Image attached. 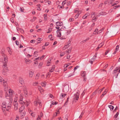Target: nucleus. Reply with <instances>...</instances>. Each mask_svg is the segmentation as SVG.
Segmentation results:
<instances>
[{
  "instance_id": "1",
  "label": "nucleus",
  "mask_w": 120,
  "mask_h": 120,
  "mask_svg": "<svg viewBox=\"0 0 120 120\" xmlns=\"http://www.w3.org/2000/svg\"><path fill=\"white\" fill-rule=\"evenodd\" d=\"M62 37L60 39L61 40L64 39H66V37L68 34H69L71 31L70 30H62Z\"/></svg>"
},
{
  "instance_id": "2",
  "label": "nucleus",
  "mask_w": 120,
  "mask_h": 120,
  "mask_svg": "<svg viewBox=\"0 0 120 120\" xmlns=\"http://www.w3.org/2000/svg\"><path fill=\"white\" fill-rule=\"evenodd\" d=\"M2 72L3 75L5 76H7L9 74V70L6 68L3 69Z\"/></svg>"
},
{
  "instance_id": "3",
  "label": "nucleus",
  "mask_w": 120,
  "mask_h": 120,
  "mask_svg": "<svg viewBox=\"0 0 120 120\" xmlns=\"http://www.w3.org/2000/svg\"><path fill=\"white\" fill-rule=\"evenodd\" d=\"M8 57H7L4 56V64L3 67V69L5 68L6 67V64L8 61Z\"/></svg>"
},
{
  "instance_id": "4",
  "label": "nucleus",
  "mask_w": 120,
  "mask_h": 120,
  "mask_svg": "<svg viewBox=\"0 0 120 120\" xmlns=\"http://www.w3.org/2000/svg\"><path fill=\"white\" fill-rule=\"evenodd\" d=\"M6 103L7 105L6 110L8 111L9 109H10L11 107V101L8 100L6 101Z\"/></svg>"
},
{
  "instance_id": "5",
  "label": "nucleus",
  "mask_w": 120,
  "mask_h": 120,
  "mask_svg": "<svg viewBox=\"0 0 120 120\" xmlns=\"http://www.w3.org/2000/svg\"><path fill=\"white\" fill-rule=\"evenodd\" d=\"M79 94L78 92L75 94L73 97L74 100L77 101L79 99Z\"/></svg>"
},
{
  "instance_id": "6",
  "label": "nucleus",
  "mask_w": 120,
  "mask_h": 120,
  "mask_svg": "<svg viewBox=\"0 0 120 120\" xmlns=\"http://www.w3.org/2000/svg\"><path fill=\"white\" fill-rule=\"evenodd\" d=\"M6 102H3L2 104V109L3 111L4 112V111H5V110H6V107H7L6 105Z\"/></svg>"
},
{
  "instance_id": "7",
  "label": "nucleus",
  "mask_w": 120,
  "mask_h": 120,
  "mask_svg": "<svg viewBox=\"0 0 120 120\" xmlns=\"http://www.w3.org/2000/svg\"><path fill=\"white\" fill-rule=\"evenodd\" d=\"M3 85L4 86L5 90L7 91L8 90V88L7 86V83L5 81L3 82Z\"/></svg>"
},
{
  "instance_id": "8",
  "label": "nucleus",
  "mask_w": 120,
  "mask_h": 120,
  "mask_svg": "<svg viewBox=\"0 0 120 120\" xmlns=\"http://www.w3.org/2000/svg\"><path fill=\"white\" fill-rule=\"evenodd\" d=\"M97 57V55L96 54H95V55L93 56V57L90 60V62L91 64H93V61L95 60V59Z\"/></svg>"
},
{
  "instance_id": "9",
  "label": "nucleus",
  "mask_w": 120,
  "mask_h": 120,
  "mask_svg": "<svg viewBox=\"0 0 120 120\" xmlns=\"http://www.w3.org/2000/svg\"><path fill=\"white\" fill-rule=\"evenodd\" d=\"M95 12H92L91 14V17L92 18V20H96V17H95Z\"/></svg>"
},
{
  "instance_id": "10",
  "label": "nucleus",
  "mask_w": 120,
  "mask_h": 120,
  "mask_svg": "<svg viewBox=\"0 0 120 120\" xmlns=\"http://www.w3.org/2000/svg\"><path fill=\"white\" fill-rule=\"evenodd\" d=\"M60 31H61V29H60L59 30H57L56 31L57 35V37H61V33L60 32Z\"/></svg>"
},
{
  "instance_id": "11",
  "label": "nucleus",
  "mask_w": 120,
  "mask_h": 120,
  "mask_svg": "<svg viewBox=\"0 0 120 120\" xmlns=\"http://www.w3.org/2000/svg\"><path fill=\"white\" fill-rule=\"evenodd\" d=\"M69 89V86H65L64 87L63 90L64 92L66 93L68 92Z\"/></svg>"
},
{
  "instance_id": "12",
  "label": "nucleus",
  "mask_w": 120,
  "mask_h": 120,
  "mask_svg": "<svg viewBox=\"0 0 120 120\" xmlns=\"http://www.w3.org/2000/svg\"><path fill=\"white\" fill-rule=\"evenodd\" d=\"M18 100H19L18 95L17 94H16L15 95V98L14 101L15 102H16Z\"/></svg>"
},
{
  "instance_id": "13",
  "label": "nucleus",
  "mask_w": 120,
  "mask_h": 120,
  "mask_svg": "<svg viewBox=\"0 0 120 120\" xmlns=\"http://www.w3.org/2000/svg\"><path fill=\"white\" fill-rule=\"evenodd\" d=\"M79 67V66H76L75 67L74 69V71L73 72V73H72L71 74H70L69 75L70 76H71L73 75H74V73L75 72V71Z\"/></svg>"
},
{
  "instance_id": "14",
  "label": "nucleus",
  "mask_w": 120,
  "mask_h": 120,
  "mask_svg": "<svg viewBox=\"0 0 120 120\" xmlns=\"http://www.w3.org/2000/svg\"><path fill=\"white\" fill-rule=\"evenodd\" d=\"M81 76L83 77H85L86 75V72L85 71H82L81 72Z\"/></svg>"
},
{
  "instance_id": "15",
  "label": "nucleus",
  "mask_w": 120,
  "mask_h": 120,
  "mask_svg": "<svg viewBox=\"0 0 120 120\" xmlns=\"http://www.w3.org/2000/svg\"><path fill=\"white\" fill-rule=\"evenodd\" d=\"M30 102V101L29 100H26V102H24L26 106H28Z\"/></svg>"
},
{
  "instance_id": "16",
  "label": "nucleus",
  "mask_w": 120,
  "mask_h": 120,
  "mask_svg": "<svg viewBox=\"0 0 120 120\" xmlns=\"http://www.w3.org/2000/svg\"><path fill=\"white\" fill-rule=\"evenodd\" d=\"M41 102L39 101H35L34 102V105L36 106H37L38 104L41 105Z\"/></svg>"
},
{
  "instance_id": "17",
  "label": "nucleus",
  "mask_w": 120,
  "mask_h": 120,
  "mask_svg": "<svg viewBox=\"0 0 120 120\" xmlns=\"http://www.w3.org/2000/svg\"><path fill=\"white\" fill-rule=\"evenodd\" d=\"M29 77L30 78H32L34 72L30 70L29 72Z\"/></svg>"
},
{
  "instance_id": "18",
  "label": "nucleus",
  "mask_w": 120,
  "mask_h": 120,
  "mask_svg": "<svg viewBox=\"0 0 120 120\" xmlns=\"http://www.w3.org/2000/svg\"><path fill=\"white\" fill-rule=\"evenodd\" d=\"M14 109L15 110L17 109L18 108V104L16 102H15L14 103Z\"/></svg>"
},
{
  "instance_id": "19",
  "label": "nucleus",
  "mask_w": 120,
  "mask_h": 120,
  "mask_svg": "<svg viewBox=\"0 0 120 120\" xmlns=\"http://www.w3.org/2000/svg\"><path fill=\"white\" fill-rule=\"evenodd\" d=\"M56 24L57 26H61L63 25L62 22H56Z\"/></svg>"
},
{
  "instance_id": "20",
  "label": "nucleus",
  "mask_w": 120,
  "mask_h": 120,
  "mask_svg": "<svg viewBox=\"0 0 120 120\" xmlns=\"http://www.w3.org/2000/svg\"><path fill=\"white\" fill-rule=\"evenodd\" d=\"M24 60L25 62H26V63L27 64H29L31 62V61L28 59L25 58Z\"/></svg>"
},
{
  "instance_id": "21",
  "label": "nucleus",
  "mask_w": 120,
  "mask_h": 120,
  "mask_svg": "<svg viewBox=\"0 0 120 120\" xmlns=\"http://www.w3.org/2000/svg\"><path fill=\"white\" fill-rule=\"evenodd\" d=\"M7 49L8 50V52L9 53L10 55H11L12 54V49H11L9 47H8L7 48Z\"/></svg>"
},
{
  "instance_id": "22",
  "label": "nucleus",
  "mask_w": 120,
  "mask_h": 120,
  "mask_svg": "<svg viewBox=\"0 0 120 120\" xmlns=\"http://www.w3.org/2000/svg\"><path fill=\"white\" fill-rule=\"evenodd\" d=\"M38 88L39 90L40 91V92L42 93V92H44V90L41 88V87L40 86H38Z\"/></svg>"
},
{
  "instance_id": "23",
  "label": "nucleus",
  "mask_w": 120,
  "mask_h": 120,
  "mask_svg": "<svg viewBox=\"0 0 120 120\" xmlns=\"http://www.w3.org/2000/svg\"><path fill=\"white\" fill-rule=\"evenodd\" d=\"M19 83L21 84H22L24 82V80L23 79L21 78H20L19 79Z\"/></svg>"
},
{
  "instance_id": "24",
  "label": "nucleus",
  "mask_w": 120,
  "mask_h": 120,
  "mask_svg": "<svg viewBox=\"0 0 120 120\" xmlns=\"http://www.w3.org/2000/svg\"><path fill=\"white\" fill-rule=\"evenodd\" d=\"M25 108V106L24 105L22 106L19 109V112H21Z\"/></svg>"
},
{
  "instance_id": "25",
  "label": "nucleus",
  "mask_w": 120,
  "mask_h": 120,
  "mask_svg": "<svg viewBox=\"0 0 120 120\" xmlns=\"http://www.w3.org/2000/svg\"><path fill=\"white\" fill-rule=\"evenodd\" d=\"M55 68V66L53 65L52 66V67L49 70V71L50 72H52L54 70V68Z\"/></svg>"
},
{
  "instance_id": "26",
  "label": "nucleus",
  "mask_w": 120,
  "mask_h": 120,
  "mask_svg": "<svg viewBox=\"0 0 120 120\" xmlns=\"http://www.w3.org/2000/svg\"><path fill=\"white\" fill-rule=\"evenodd\" d=\"M23 95L21 93L20 94L19 100H23Z\"/></svg>"
},
{
  "instance_id": "27",
  "label": "nucleus",
  "mask_w": 120,
  "mask_h": 120,
  "mask_svg": "<svg viewBox=\"0 0 120 120\" xmlns=\"http://www.w3.org/2000/svg\"><path fill=\"white\" fill-rule=\"evenodd\" d=\"M1 53L2 54V56L3 57V58H4V56H5V57H7L4 54V49H2V50L1 51Z\"/></svg>"
},
{
  "instance_id": "28",
  "label": "nucleus",
  "mask_w": 120,
  "mask_h": 120,
  "mask_svg": "<svg viewBox=\"0 0 120 120\" xmlns=\"http://www.w3.org/2000/svg\"><path fill=\"white\" fill-rule=\"evenodd\" d=\"M107 92V90H106V89L105 90V91L102 94L101 97V98H102L106 94Z\"/></svg>"
},
{
  "instance_id": "29",
  "label": "nucleus",
  "mask_w": 120,
  "mask_h": 120,
  "mask_svg": "<svg viewBox=\"0 0 120 120\" xmlns=\"http://www.w3.org/2000/svg\"><path fill=\"white\" fill-rule=\"evenodd\" d=\"M9 95L11 96L13 94V93H14V91L12 90H10L9 91Z\"/></svg>"
},
{
  "instance_id": "30",
  "label": "nucleus",
  "mask_w": 120,
  "mask_h": 120,
  "mask_svg": "<svg viewBox=\"0 0 120 120\" xmlns=\"http://www.w3.org/2000/svg\"><path fill=\"white\" fill-rule=\"evenodd\" d=\"M22 89L24 92L27 91V87L26 86H23Z\"/></svg>"
},
{
  "instance_id": "31",
  "label": "nucleus",
  "mask_w": 120,
  "mask_h": 120,
  "mask_svg": "<svg viewBox=\"0 0 120 120\" xmlns=\"http://www.w3.org/2000/svg\"><path fill=\"white\" fill-rule=\"evenodd\" d=\"M41 84L42 86L45 87L46 84V82H41Z\"/></svg>"
},
{
  "instance_id": "32",
  "label": "nucleus",
  "mask_w": 120,
  "mask_h": 120,
  "mask_svg": "<svg viewBox=\"0 0 120 120\" xmlns=\"http://www.w3.org/2000/svg\"><path fill=\"white\" fill-rule=\"evenodd\" d=\"M40 76V74L39 73H37L35 76V79L36 80H38L39 79Z\"/></svg>"
},
{
  "instance_id": "33",
  "label": "nucleus",
  "mask_w": 120,
  "mask_h": 120,
  "mask_svg": "<svg viewBox=\"0 0 120 120\" xmlns=\"http://www.w3.org/2000/svg\"><path fill=\"white\" fill-rule=\"evenodd\" d=\"M52 29L51 27L49 28L48 30V31L47 32V33H50L52 31Z\"/></svg>"
},
{
  "instance_id": "34",
  "label": "nucleus",
  "mask_w": 120,
  "mask_h": 120,
  "mask_svg": "<svg viewBox=\"0 0 120 120\" xmlns=\"http://www.w3.org/2000/svg\"><path fill=\"white\" fill-rule=\"evenodd\" d=\"M47 14H45L44 15V20L45 21H46L47 20Z\"/></svg>"
},
{
  "instance_id": "35",
  "label": "nucleus",
  "mask_w": 120,
  "mask_h": 120,
  "mask_svg": "<svg viewBox=\"0 0 120 120\" xmlns=\"http://www.w3.org/2000/svg\"><path fill=\"white\" fill-rule=\"evenodd\" d=\"M71 49L72 48L70 47L68 49V50L66 51V52L68 53H70L71 51Z\"/></svg>"
},
{
  "instance_id": "36",
  "label": "nucleus",
  "mask_w": 120,
  "mask_h": 120,
  "mask_svg": "<svg viewBox=\"0 0 120 120\" xmlns=\"http://www.w3.org/2000/svg\"><path fill=\"white\" fill-rule=\"evenodd\" d=\"M89 39H90V38H87L86 39H85L84 40L82 41L81 42V43H83L84 42H85L86 41L89 40Z\"/></svg>"
},
{
  "instance_id": "37",
  "label": "nucleus",
  "mask_w": 120,
  "mask_h": 120,
  "mask_svg": "<svg viewBox=\"0 0 120 120\" xmlns=\"http://www.w3.org/2000/svg\"><path fill=\"white\" fill-rule=\"evenodd\" d=\"M108 107L111 110H112L114 108V107L112 105H108Z\"/></svg>"
},
{
  "instance_id": "38",
  "label": "nucleus",
  "mask_w": 120,
  "mask_h": 120,
  "mask_svg": "<svg viewBox=\"0 0 120 120\" xmlns=\"http://www.w3.org/2000/svg\"><path fill=\"white\" fill-rule=\"evenodd\" d=\"M32 49V48L31 47H29V48H27L26 49H24V51H25V50H26L27 51H29L31 49Z\"/></svg>"
},
{
  "instance_id": "39",
  "label": "nucleus",
  "mask_w": 120,
  "mask_h": 120,
  "mask_svg": "<svg viewBox=\"0 0 120 120\" xmlns=\"http://www.w3.org/2000/svg\"><path fill=\"white\" fill-rule=\"evenodd\" d=\"M38 51H35L34 52V56L36 57L37 56L38 54Z\"/></svg>"
},
{
  "instance_id": "40",
  "label": "nucleus",
  "mask_w": 120,
  "mask_h": 120,
  "mask_svg": "<svg viewBox=\"0 0 120 120\" xmlns=\"http://www.w3.org/2000/svg\"><path fill=\"white\" fill-rule=\"evenodd\" d=\"M23 100H19V102L20 104H24V102L23 101Z\"/></svg>"
},
{
  "instance_id": "41",
  "label": "nucleus",
  "mask_w": 120,
  "mask_h": 120,
  "mask_svg": "<svg viewBox=\"0 0 120 120\" xmlns=\"http://www.w3.org/2000/svg\"><path fill=\"white\" fill-rule=\"evenodd\" d=\"M24 94L25 95V97H27L28 96V93L27 92V91L25 92H24Z\"/></svg>"
},
{
  "instance_id": "42",
  "label": "nucleus",
  "mask_w": 120,
  "mask_h": 120,
  "mask_svg": "<svg viewBox=\"0 0 120 120\" xmlns=\"http://www.w3.org/2000/svg\"><path fill=\"white\" fill-rule=\"evenodd\" d=\"M100 14L102 15H106L107 14V13L105 12H101L100 13Z\"/></svg>"
},
{
  "instance_id": "43",
  "label": "nucleus",
  "mask_w": 120,
  "mask_h": 120,
  "mask_svg": "<svg viewBox=\"0 0 120 120\" xmlns=\"http://www.w3.org/2000/svg\"><path fill=\"white\" fill-rule=\"evenodd\" d=\"M88 13H87V14H86L82 17V18L83 19H85L86 17H87V16H88Z\"/></svg>"
},
{
  "instance_id": "44",
  "label": "nucleus",
  "mask_w": 120,
  "mask_h": 120,
  "mask_svg": "<svg viewBox=\"0 0 120 120\" xmlns=\"http://www.w3.org/2000/svg\"><path fill=\"white\" fill-rule=\"evenodd\" d=\"M4 81L2 78L0 76V81L1 83L3 82Z\"/></svg>"
},
{
  "instance_id": "45",
  "label": "nucleus",
  "mask_w": 120,
  "mask_h": 120,
  "mask_svg": "<svg viewBox=\"0 0 120 120\" xmlns=\"http://www.w3.org/2000/svg\"><path fill=\"white\" fill-rule=\"evenodd\" d=\"M119 114V112H117L115 115L114 116V118H115L116 119L118 115Z\"/></svg>"
},
{
  "instance_id": "46",
  "label": "nucleus",
  "mask_w": 120,
  "mask_h": 120,
  "mask_svg": "<svg viewBox=\"0 0 120 120\" xmlns=\"http://www.w3.org/2000/svg\"><path fill=\"white\" fill-rule=\"evenodd\" d=\"M38 83V82H34L33 83V86H36L37 85Z\"/></svg>"
},
{
  "instance_id": "47",
  "label": "nucleus",
  "mask_w": 120,
  "mask_h": 120,
  "mask_svg": "<svg viewBox=\"0 0 120 120\" xmlns=\"http://www.w3.org/2000/svg\"><path fill=\"white\" fill-rule=\"evenodd\" d=\"M65 54L64 52H63L61 53L60 54V56H64Z\"/></svg>"
},
{
  "instance_id": "48",
  "label": "nucleus",
  "mask_w": 120,
  "mask_h": 120,
  "mask_svg": "<svg viewBox=\"0 0 120 120\" xmlns=\"http://www.w3.org/2000/svg\"><path fill=\"white\" fill-rule=\"evenodd\" d=\"M105 88V87H104L103 88H102L101 89L99 90L98 91V93H100Z\"/></svg>"
},
{
  "instance_id": "49",
  "label": "nucleus",
  "mask_w": 120,
  "mask_h": 120,
  "mask_svg": "<svg viewBox=\"0 0 120 120\" xmlns=\"http://www.w3.org/2000/svg\"><path fill=\"white\" fill-rule=\"evenodd\" d=\"M79 10L78 8H76L74 10V12L75 13H76L78 12V13H79V12L78 11Z\"/></svg>"
},
{
  "instance_id": "50",
  "label": "nucleus",
  "mask_w": 120,
  "mask_h": 120,
  "mask_svg": "<svg viewBox=\"0 0 120 120\" xmlns=\"http://www.w3.org/2000/svg\"><path fill=\"white\" fill-rule=\"evenodd\" d=\"M79 14H80L79 13H78L76 15H75V19H76L79 16Z\"/></svg>"
},
{
  "instance_id": "51",
  "label": "nucleus",
  "mask_w": 120,
  "mask_h": 120,
  "mask_svg": "<svg viewBox=\"0 0 120 120\" xmlns=\"http://www.w3.org/2000/svg\"><path fill=\"white\" fill-rule=\"evenodd\" d=\"M42 63H39V64L38 67L39 68H41V66H42Z\"/></svg>"
},
{
  "instance_id": "52",
  "label": "nucleus",
  "mask_w": 120,
  "mask_h": 120,
  "mask_svg": "<svg viewBox=\"0 0 120 120\" xmlns=\"http://www.w3.org/2000/svg\"><path fill=\"white\" fill-rule=\"evenodd\" d=\"M70 42H68L67 43V44L65 45H66V46H67V47H69L70 46Z\"/></svg>"
},
{
  "instance_id": "53",
  "label": "nucleus",
  "mask_w": 120,
  "mask_h": 120,
  "mask_svg": "<svg viewBox=\"0 0 120 120\" xmlns=\"http://www.w3.org/2000/svg\"><path fill=\"white\" fill-rule=\"evenodd\" d=\"M100 30H99L98 32H97V33H94L93 34H95L96 35L98 34L101 33V32H100Z\"/></svg>"
},
{
  "instance_id": "54",
  "label": "nucleus",
  "mask_w": 120,
  "mask_h": 120,
  "mask_svg": "<svg viewBox=\"0 0 120 120\" xmlns=\"http://www.w3.org/2000/svg\"><path fill=\"white\" fill-rule=\"evenodd\" d=\"M49 44V43L48 42H47L45 43L44 45L45 46H47Z\"/></svg>"
},
{
  "instance_id": "55",
  "label": "nucleus",
  "mask_w": 120,
  "mask_h": 120,
  "mask_svg": "<svg viewBox=\"0 0 120 120\" xmlns=\"http://www.w3.org/2000/svg\"><path fill=\"white\" fill-rule=\"evenodd\" d=\"M66 95V94H62V96L63 97H65Z\"/></svg>"
},
{
  "instance_id": "56",
  "label": "nucleus",
  "mask_w": 120,
  "mask_h": 120,
  "mask_svg": "<svg viewBox=\"0 0 120 120\" xmlns=\"http://www.w3.org/2000/svg\"><path fill=\"white\" fill-rule=\"evenodd\" d=\"M17 92L19 94H20L21 93V90H20L18 89Z\"/></svg>"
},
{
  "instance_id": "57",
  "label": "nucleus",
  "mask_w": 120,
  "mask_h": 120,
  "mask_svg": "<svg viewBox=\"0 0 120 120\" xmlns=\"http://www.w3.org/2000/svg\"><path fill=\"white\" fill-rule=\"evenodd\" d=\"M119 48V46L118 45L116 47V50L118 51V49Z\"/></svg>"
},
{
  "instance_id": "58",
  "label": "nucleus",
  "mask_w": 120,
  "mask_h": 120,
  "mask_svg": "<svg viewBox=\"0 0 120 120\" xmlns=\"http://www.w3.org/2000/svg\"><path fill=\"white\" fill-rule=\"evenodd\" d=\"M70 57V56L69 54H68L67 56V58L68 59H69Z\"/></svg>"
},
{
  "instance_id": "59",
  "label": "nucleus",
  "mask_w": 120,
  "mask_h": 120,
  "mask_svg": "<svg viewBox=\"0 0 120 120\" xmlns=\"http://www.w3.org/2000/svg\"><path fill=\"white\" fill-rule=\"evenodd\" d=\"M103 4V3H101L99 5V6L98 7L100 8H101L102 7V6Z\"/></svg>"
},
{
  "instance_id": "60",
  "label": "nucleus",
  "mask_w": 120,
  "mask_h": 120,
  "mask_svg": "<svg viewBox=\"0 0 120 120\" xmlns=\"http://www.w3.org/2000/svg\"><path fill=\"white\" fill-rule=\"evenodd\" d=\"M68 48L67 46H66V45H65L63 48V50H65L67 48Z\"/></svg>"
},
{
  "instance_id": "61",
  "label": "nucleus",
  "mask_w": 120,
  "mask_h": 120,
  "mask_svg": "<svg viewBox=\"0 0 120 120\" xmlns=\"http://www.w3.org/2000/svg\"><path fill=\"white\" fill-rule=\"evenodd\" d=\"M69 20L70 22H72L73 20V19L72 18H70Z\"/></svg>"
},
{
  "instance_id": "62",
  "label": "nucleus",
  "mask_w": 120,
  "mask_h": 120,
  "mask_svg": "<svg viewBox=\"0 0 120 120\" xmlns=\"http://www.w3.org/2000/svg\"><path fill=\"white\" fill-rule=\"evenodd\" d=\"M57 102H56L55 101L54 102H52V104L53 105H56L57 104Z\"/></svg>"
},
{
  "instance_id": "63",
  "label": "nucleus",
  "mask_w": 120,
  "mask_h": 120,
  "mask_svg": "<svg viewBox=\"0 0 120 120\" xmlns=\"http://www.w3.org/2000/svg\"><path fill=\"white\" fill-rule=\"evenodd\" d=\"M11 21L13 23L14 22V21L13 20V17H12L11 19Z\"/></svg>"
},
{
  "instance_id": "64",
  "label": "nucleus",
  "mask_w": 120,
  "mask_h": 120,
  "mask_svg": "<svg viewBox=\"0 0 120 120\" xmlns=\"http://www.w3.org/2000/svg\"><path fill=\"white\" fill-rule=\"evenodd\" d=\"M104 43L102 42L100 43L99 45L101 47L104 45Z\"/></svg>"
}]
</instances>
